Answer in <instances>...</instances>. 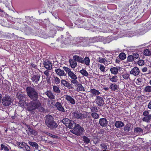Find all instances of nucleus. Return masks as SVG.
Returning <instances> with one entry per match:
<instances>
[{
	"label": "nucleus",
	"mask_w": 151,
	"mask_h": 151,
	"mask_svg": "<svg viewBox=\"0 0 151 151\" xmlns=\"http://www.w3.org/2000/svg\"><path fill=\"white\" fill-rule=\"evenodd\" d=\"M128 60L129 61H132L134 60L132 55H130L128 56Z\"/></svg>",
	"instance_id": "nucleus-51"
},
{
	"label": "nucleus",
	"mask_w": 151,
	"mask_h": 151,
	"mask_svg": "<svg viewBox=\"0 0 151 151\" xmlns=\"http://www.w3.org/2000/svg\"><path fill=\"white\" fill-rule=\"evenodd\" d=\"M46 125L48 127L52 129H54L56 128L58 126L57 124L54 121L50 122L49 124Z\"/></svg>",
	"instance_id": "nucleus-18"
},
{
	"label": "nucleus",
	"mask_w": 151,
	"mask_h": 151,
	"mask_svg": "<svg viewBox=\"0 0 151 151\" xmlns=\"http://www.w3.org/2000/svg\"><path fill=\"white\" fill-rule=\"evenodd\" d=\"M109 88L112 90L115 91L117 89V86L115 84H111L110 85Z\"/></svg>",
	"instance_id": "nucleus-40"
},
{
	"label": "nucleus",
	"mask_w": 151,
	"mask_h": 151,
	"mask_svg": "<svg viewBox=\"0 0 151 151\" xmlns=\"http://www.w3.org/2000/svg\"><path fill=\"white\" fill-rule=\"evenodd\" d=\"M29 144L33 147H34L36 149H37L38 148V144L35 142H33L31 141H29L28 142Z\"/></svg>",
	"instance_id": "nucleus-30"
},
{
	"label": "nucleus",
	"mask_w": 151,
	"mask_h": 151,
	"mask_svg": "<svg viewBox=\"0 0 151 151\" xmlns=\"http://www.w3.org/2000/svg\"><path fill=\"white\" fill-rule=\"evenodd\" d=\"M26 91L27 96L31 99H37L38 98V93L31 86L27 87Z\"/></svg>",
	"instance_id": "nucleus-1"
},
{
	"label": "nucleus",
	"mask_w": 151,
	"mask_h": 151,
	"mask_svg": "<svg viewBox=\"0 0 151 151\" xmlns=\"http://www.w3.org/2000/svg\"><path fill=\"white\" fill-rule=\"evenodd\" d=\"M9 147H8L5 146L3 144H1V149L3 150V149L5 151H9Z\"/></svg>",
	"instance_id": "nucleus-37"
},
{
	"label": "nucleus",
	"mask_w": 151,
	"mask_h": 151,
	"mask_svg": "<svg viewBox=\"0 0 151 151\" xmlns=\"http://www.w3.org/2000/svg\"><path fill=\"white\" fill-rule=\"evenodd\" d=\"M69 63L71 67L73 68H74L77 65V63L75 60L70 59Z\"/></svg>",
	"instance_id": "nucleus-21"
},
{
	"label": "nucleus",
	"mask_w": 151,
	"mask_h": 151,
	"mask_svg": "<svg viewBox=\"0 0 151 151\" xmlns=\"http://www.w3.org/2000/svg\"><path fill=\"white\" fill-rule=\"evenodd\" d=\"M99 124L102 127H105L108 125V121L105 118H101L99 119Z\"/></svg>",
	"instance_id": "nucleus-10"
},
{
	"label": "nucleus",
	"mask_w": 151,
	"mask_h": 151,
	"mask_svg": "<svg viewBox=\"0 0 151 151\" xmlns=\"http://www.w3.org/2000/svg\"><path fill=\"white\" fill-rule=\"evenodd\" d=\"M137 63L139 65L141 66L144 65L145 62L144 60H140L138 61Z\"/></svg>",
	"instance_id": "nucleus-48"
},
{
	"label": "nucleus",
	"mask_w": 151,
	"mask_h": 151,
	"mask_svg": "<svg viewBox=\"0 0 151 151\" xmlns=\"http://www.w3.org/2000/svg\"><path fill=\"white\" fill-rule=\"evenodd\" d=\"M91 116L95 119H97L99 117V115L95 112H93L91 114Z\"/></svg>",
	"instance_id": "nucleus-42"
},
{
	"label": "nucleus",
	"mask_w": 151,
	"mask_h": 151,
	"mask_svg": "<svg viewBox=\"0 0 151 151\" xmlns=\"http://www.w3.org/2000/svg\"><path fill=\"white\" fill-rule=\"evenodd\" d=\"M28 134L29 135H31L32 134H33L35 136L37 134V132L35 130L29 128V131L28 132Z\"/></svg>",
	"instance_id": "nucleus-27"
},
{
	"label": "nucleus",
	"mask_w": 151,
	"mask_h": 151,
	"mask_svg": "<svg viewBox=\"0 0 151 151\" xmlns=\"http://www.w3.org/2000/svg\"><path fill=\"white\" fill-rule=\"evenodd\" d=\"M101 146L103 149L106 150L107 149V145L103 143L101 144Z\"/></svg>",
	"instance_id": "nucleus-53"
},
{
	"label": "nucleus",
	"mask_w": 151,
	"mask_h": 151,
	"mask_svg": "<svg viewBox=\"0 0 151 151\" xmlns=\"http://www.w3.org/2000/svg\"><path fill=\"white\" fill-rule=\"evenodd\" d=\"M79 73L83 76H88V73L85 69H82L79 71Z\"/></svg>",
	"instance_id": "nucleus-33"
},
{
	"label": "nucleus",
	"mask_w": 151,
	"mask_h": 151,
	"mask_svg": "<svg viewBox=\"0 0 151 151\" xmlns=\"http://www.w3.org/2000/svg\"><path fill=\"white\" fill-rule=\"evenodd\" d=\"M73 59L76 61L82 63H84V60L83 58L78 56L75 55L73 57Z\"/></svg>",
	"instance_id": "nucleus-20"
},
{
	"label": "nucleus",
	"mask_w": 151,
	"mask_h": 151,
	"mask_svg": "<svg viewBox=\"0 0 151 151\" xmlns=\"http://www.w3.org/2000/svg\"><path fill=\"white\" fill-rule=\"evenodd\" d=\"M12 99L9 96H6L2 99V103L5 106H8L11 104Z\"/></svg>",
	"instance_id": "nucleus-4"
},
{
	"label": "nucleus",
	"mask_w": 151,
	"mask_h": 151,
	"mask_svg": "<svg viewBox=\"0 0 151 151\" xmlns=\"http://www.w3.org/2000/svg\"><path fill=\"white\" fill-rule=\"evenodd\" d=\"M84 131V129L80 127V133L83 132Z\"/></svg>",
	"instance_id": "nucleus-62"
},
{
	"label": "nucleus",
	"mask_w": 151,
	"mask_h": 151,
	"mask_svg": "<svg viewBox=\"0 0 151 151\" xmlns=\"http://www.w3.org/2000/svg\"><path fill=\"white\" fill-rule=\"evenodd\" d=\"M100 39H101V42H102L104 44L109 43L111 41L109 37H100Z\"/></svg>",
	"instance_id": "nucleus-19"
},
{
	"label": "nucleus",
	"mask_w": 151,
	"mask_h": 151,
	"mask_svg": "<svg viewBox=\"0 0 151 151\" xmlns=\"http://www.w3.org/2000/svg\"><path fill=\"white\" fill-rule=\"evenodd\" d=\"M144 91L146 92H151V86H146L144 89Z\"/></svg>",
	"instance_id": "nucleus-38"
},
{
	"label": "nucleus",
	"mask_w": 151,
	"mask_h": 151,
	"mask_svg": "<svg viewBox=\"0 0 151 151\" xmlns=\"http://www.w3.org/2000/svg\"><path fill=\"white\" fill-rule=\"evenodd\" d=\"M31 79L32 81L35 83H37L40 80V75L37 74V75H33L31 76Z\"/></svg>",
	"instance_id": "nucleus-16"
},
{
	"label": "nucleus",
	"mask_w": 151,
	"mask_h": 151,
	"mask_svg": "<svg viewBox=\"0 0 151 151\" xmlns=\"http://www.w3.org/2000/svg\"><path fill=\"white\" fill-rule=\"evenodd\" d=\"M53 89L55 93H59L60 92V90L58 86H53Z\"/></svg>",
	"instance_id": "nucleus-41"
},
{
	"label": "nucleus",
	"mask_w": 151,
	"mask_h": 151,
	"mask_svg": "<svg viewBox=\"0 0 151 151\" xmlns=\"http://www.w3.org/2000/svg\"><path fill=\"white\" fill-rule=\"evenodd\" d=\"M77 78H74V79H72V80H70L71 81V82L76 86L78 85L79 83H78V81L77 80Z\"/></svg>",
	"instance_id": "nucleus-44"
},
{
	"label": "nucleus",
	"mask_w": 151,
	"mask_h": 151,
	"mask_svg": "<svg viewBox=\"0 0 151 151\" xmlns=\"http://www.w3.org/2000/svg\"><path fill=\"white\" fill-rule=\"evenodd\" d=\"M45 93L49 98L52 99H55V96L52 93L51 91H47Z\"/></svg>",
	"instance_id": "nucleus-24"
},
{
	"label": "nucleus",
	"mask_w": 151,
	"mask_h": 151,
	"mask_svg": "<svg viewBox=\"0 0 151 151\" xmlns=\"http://www.w3.org/2000/svg\"><path fill=\"white\" fill-rule=\"evenodd\" d=\"M26 144V143L24 142H18L17 143V145L21 148H23L24 147Z\"/></svg>",
	"instance_id": "nucleus-39"
},
{
	"label": "nucleus",
	"mask_w": 151,
	"mask_h": 151,
	"mask_svg": "<svg viewBox=\"0 0 151 151\" xmlns=\"http://www.w3.org/2000/svg\"><path fill=\"white\" fill-rule=\"evenodd\" d=\"M119 57L120 59L122 60L124 59L126 57V55L124 53H121L119 55Z\"/></svg>",
	"instance_id": "nucleus-45"
},
{
	"label": "nucleus",
	"mask_w": 151,
	"mask_h": 151,
	"mask_svg": "<svg viewBox=\"0 0 151 151\" xmlns=\"http://www.w3.org/2000/svg\"><path fill=\"white\" fill-rule=\"evenodd\" d=\"M73 117L78 119H82L86 118V116L80 112L75 111L72 113Z\"/></svg>",
	"instance_id": "nucleus-6"
},
{
	"label": "nucleus",
	"mask_w": 151,
	"mask_h": 151,
	"mask_svg": "<svg viewBox=\"0 0 151 151\" xmlns=\"http://www.w3.org/2000/svg\"><path fill=\"white\" fill-rule=\"evenodd\" d=\"M134 132L135 133L138 134L142 135L143 134V130L139 127L135 128Z\"/></svg>",
	"instance_id": "nucleus-22"
},
{
	"label": "nucleus",
	"mask_w": 151,
	"mask_h": 151,
	"mask_svg": "<svg viewBox=\"0 0 151 151\" xmlns=\"http://www.w3.org/2000/svg\"><path fill=\"white\" fill-rule=\"evenodd\" d=\"M147 70V68L146 67L143 68L142 69V71L143 72H146Z\"/></svg>",
	"instance_id": "nucleus-60"
},
{
	"label": "nucleus",
	"mask_w": 151,
	"mask_h": 151,
	"mask_svg": "<svg viewBox=\"0 0 151 151\" xmlns=\"http://www.w3.org/2000/svg\"><path fill=\"white\" fill-rule=\"evenodd\" d=\"M24 148H25L26 151H29L30 150V147L28 145H27V144L25 146Z\"/></svg>",
	"instance_id": "nucleus-57"
},
{
	"label": "nucleus",
	"mask_w": 151,
	"mask_h": 151,
	"mask_svg": "<svg viewBox=\"0 0 151 151\" xmlns=\"http://www.w3.org/2000/svg\"><path fill=\"white\" fill-rule=\"evenodd\" d=\"M76 86L77 89L78 91H85L84 88L83 87L81 83H79Z\"/></svg>",
	"instance_id": "nucleus-28"
},
{
	"label": "nucleus",
	"mask_w": 151,
	"mask_h": 151,
	"mask_svg": "<svg viewBox=\"0 0 151 151\" xmlns=\"http://www.w3.org/2000/svg\"><path fill=\"white\" fill-rule=\"evenodd\" d=\"M69 125L67 126V127L69 128H72L73 127L75 126L76 124L73 121H70V122L69 123Z\"/></svg>",
	"instance_id": "nucleus-36"
},
{
	"label": "nucleus",
	"mask_w": 151,
	"mask_h": 151,
	"mask_svg": "<svg viewBox=\"0 0 151 151\" xmlns=\"http://www.w3.org/2000/svg\"><path fill=\"white\" fill-rule=\"evenodd\" d=\"M148 107L149 109H151V101L148 104Z\"/></svg>",
	"instance_id": "nucleus-61"
},
{
	"label": "nucleus",
	"mask_w": 151,
	"mask_h": 151,
	"mask_svg": "<svg viewBox=\"0 0 151 151\" xmlns=\"http://www.w3.org/2000/svg\"><path fill=\"white\" fill-rule=\"evenodd\" d=\"M70 120L68 119L65 118L62 120V122L67 127V126L69 125L68 124L70 122Z\"/></svg>",
	"instance_id": "nucleus-32"
},
{
	"label": "nucleus",
	"mask_w": 151,
	"mask_h": 151,
	"mask_svg": "<svg viewBox=\"0 0 151 151\" xmlns=\"http://www.w3.org/2000/svg\"><path fill=\"white\" fill-rule=\"evenodd\" d=\"M134 60H135L137 59L139 57V55L137 54H134L132 55Z\"/></svg>",
	"instance_id": "nucleus-58"
},
{
	"label": "nucleus",
	"mask_w": 151,
	"mask_h": 151,
	"mask_svg": "<svg viewBox=\"0 0 151 151\" xmlns=\"http://www.w3.org/2000/svg\"><path fill=\"white\" fill-rule=\"evenodd\" d=\"M95 102L97 105L99 106H102L104 104L103 98L99 96H96Z\"/></svg>",
	"instance_id": "nucleus-7"
},
{
	"label": "nucleus",
	"mask_w": 151,
	"mask_h": 151,
	"mask_svg": "<svg viewBox=\"0 0 151 151\" xmlns=\"http://www.w3.org/2000/svg\"><path fill=\"white\" fill-rule=\"evenodd\" d=\"M46 134H47V135H48L49 136L53 138H55V137L56 136H55V135H52L50 133L48 132H46Z\"/></svg>",
	"instance_id": "nucleus-59"
},
{
	"label": "nucleus",
	"mask_w": 151,
	"mask_h": 151,
	"mask_svg": "<svg viewBox=\"0 0 151 151\" xmlns=\"http://www.w3.org/2000/svg\"><path fill=\"white\" fill-rule=\"evenodd\" d=\"M144 54L145 56H151V50L146 49L144 51Z\"/></svg>",
	"instance_id": "nucleus-35"
},
{
	"label": "nucleus",
	"mask_w": 151,
	"mask_h": 151,
	"mask_svg": "<svg viewBox=\"0 0 151 151\" xmlns=\"http://www.w3.org/2000/svg\"><path fill=\"white\" fill-rule=\"evenodd\" d=\"M53 117L50 115H47L46 116L45 122L46 124H49L50 122L54 121Z\"/></svg>",
	"instance_id": "nucleus-14"
},
{
	"label": "nucleus",
	"mask_w": 151,
	"mask_h": 151,
	"mask_svg": "<svg viewBox=\"0 0 151 151\" xmlns=\"http://www.w3.org/2000/svg\"><path fill=\"white\" fill-rule=\"evenodd\" d=\"M34 99L27 105V109L29 111L35 110L41 106L40 102L39 100H37V99Z\"/></svg>",
	"instance_id": "nucleus-2"
},
{
	"label": "nucleus",
	"mask_w": 151,
	"mask_h": 151,
	"mask_svg": "<svg viewBox=\"0 0 151 151\" xmlns=\"http://www.w3.org/2000/svg\"><path fill=\"white\" fill-rule=\"evenodd\" d=\"M44 65L45 67L47 69H51L52 67V64L48 61L44 62Z\"/></svg>",
	"instance_id": "nucleus-17"
},
{
	"label": "nucleus",
	"mask_w": 151,
	"mask_h": 151,
	"mask_svg": "<svg viewBox=\"0 0 151 151\" xmlns=\"http://www.w3.org/2000/svg\"><path fill=\"white\" fill-rule=\"evenodd\" d=\"M54 82L56 84H58L60 83V80L59 78L57 77H54Z\"/></svg>",
	"instance_id": "nucleus-43"
},
{
	"label": "nucleus",
	"mask_w": 151,
	"mask_h": 151,
	"mask_svg": "<svg viewBox=\"0 0 151 151\" xmlns=\"http://www.w3.org/2000/svg\"><path fill=\"white\" fill-rule=\"evenodd\" d=\"M90 92L92 94L93 96H96L99 95L100 94V92L99 91L95 89H91L90 90Z\"/></svg>",
	"instance_id": "nucleus-23"
},
{
	"label": "nucleus",
	"mask_w": 151,
	"mask_h": 151,
	"mask_svg": "<svg viewBox=\"0 0 151 151\" xmlns=\"http://www.w3.org/2000/svg\"><path fill=\"white\" fill-rule=\"evenodd\" d=\"M25 96V95H22V94H20L18 95V98L20 100H22L23 99V98Z\"/></svg>",
	"instance_id": "nucleus-55"
},
{
	"label": "nucleus",
	"mask_w": 151,
	"mask_h": 151,
	"mask_svg": "<svg viewBox=\"0 0 151 151\" xmlns=\"http://www.w3.org/2000/svg\"><path fill=\"white\" fill-rule=\"evenodd\" d=\"M91 41L93 42H101V39H100V37H96L92 38L91 39Z\"/></svg>",
	"instance_id": "nucleus-29"
},
{
	"label": "nucleus",
	"mask_w": 151,
	"mask_h": 151,
	"mask_svg": "<svg viewBox=\"0 0 151 151\" xmlns=\"http://www.w3.org/2000/svg\"><path fill=\"white\" fill-rule=\"evenodd\" d=\"M122 76L124 79L126 80L129 78V75L127 73H124L122 75Z\"/></svg>",
	"instance_id": "nucleus-47"
},
{
	"label": "nucleus",
	"mask_w": 151,
	"mask_h": 151,
	"mask_svg": "<svg viewBox=\"0 0 151 151\" xmlns=\"http://www.w3.org/2000/svg\"><path fill=\"white\" fill-rule=\"evenodd\" d=\"M124 130H127V131H129V130H130V128L129 127H128L127 129L126 127H125Z\"/></svg>",
	"instance_id": "nucleus-63"
},
{
	"label": "nucleus",
	"mask_w": 151,
	"mask_h": 151,
	"mask_svg": "<svg viewBox=\"0 0 151 151\" xmlns=\"http://www.w3.org/2000/svg\"><path fill=\"white\" fill-rule=\"evenodd\" d=\"M98 61L101 63L105 64L106 61V59L105 58H103L101 57H99L98 58Z\"/></svg>",
	"instance_id": "nucleus-34"
},
{
	"label": "nucleus",
	"mask_w": 151,
	"mask_h": 151,
	"mask_svg": "<svg viewBox=\"0 0 151 151\" xmlns=\"http://www.w3.org/2000/svg\"><path fill=\"white\" fill-rule=\"evenodd\" d=\"M109 88L107 87H105L103 88V89L105 91H107L109 90Z\"/></svg>",
	"instance_id": "nucleus-64"
},
{
	"label": "nucleus",
	"mask_w": 151,
	"mask_h": 151,
	"mask_svg": "<svg viewBox=\"0 0 151 151\" xmlns=\"http://www.w3.org/2000/svg\"><path fill=\"white\" fill-rule=\"evenodd\" d=\"M55 106L57 108V109L59 111L62 112H65V110L62 106L61 104L59 102H57L55 104Z\"/></svg>",
	"instance_id": "nucleus-12"
},
{
	"label": "nucleus",
	"mask_w": 151,
	"mask_h": 151,
	"mask_svg": "<svg viewBox=\"0 0 151 151\" xmlns=\"http://www.w3.org/2000/svg\"><path fill=\"white\" fill-rule=\"evenodd\" d=\"M109 79L112 82H116L118 80V78L117 76H114L109 78Z\"/></svg>",
	"instance_id": "nucleus-31"
},
{
	"label": "nucleus",
	"mask_w": 151,
	"mask_h": 151,
	"mask_svg": "<svg viewBox=\"0 0 151 151\" xmlns=\"http://www.w3.org/2000/svg\"><path fill=\"white\" fill-rule=\"evenodd\" d=\"M68 83V82L65 80L63 79L61 81V84L65 86H66Z\"/></svg>",
	"instance_id": "nucleus-49"
},
{
	"label": "nucleus",
	"mask_w": 151,
	"mask_h": 151,
	"mask_svg": "<svg viewBox=\"0 0 151 151\" xmlns=\"http://www.w3.org/2000/svg\"><path fill=\"white\" fill-rule=\"evenodd\" d=\"M55 71L58 75L60 76H65L66 75L63 70L60 68L56 69Z\"/></svg>",
	"instance_id": "nucleus-15"
},
{
	"label": "nucleus",
	"mask_w": 151,
	"mask_h": 151,
	"mask_svg": "<svg viewBox=\"0 0 151 151\" xmlns=\"http://www.w3.org/2000/svg\"><path fill=\"white\" fill-rule=\"evenodd\" d=\"M122 69V68L119 67H113L110 68V71L112 74L116 75L117 74L118 71H121Z\"/></svg>",
	"instance_id": "nucleus-9"
},
{
	"label": "nucleus",
	"mask_w": 151,
	"mask_h": 151,
	"mask_svg": "<svg viewBox=\"0 0 151 151\" xmlns=\"http://www.w3.org/2000/svg\"><path fill=\"white\" fill-rule=\"evenodd\" d=\"M65 87L68 88L69 89H72L73 88V87L72 86V84L69 83H68Z\"/></svg>",
	"instance_id": "nucleus-56"
},
{
	"label": "nucleus",
	"mask_w": 151,
	"mask_h": 151,
	"mask_svg": "<svg viewBox=\"0 0 151 151\" xmlns=\"http://www.w3.org/2000/svg\"><path fill=\"white\" fill-rule=\"evenodd\" d=\"M98 66L101 72L104 73L106 72V67L104 66L103 65L99 64H98Z\"/></svg>",
	"instance_id": "nucleus-25"
},
{
	"label": "nucleus",
	"mask_w": 151,
	"mask_h": 151,
	"mask_svg": "<svg viewBox=\"0 0 151 151\" xmlns=\"http://www.w3.org/2000/svg\"><path fill=\"white\" fill-rule=\"evenodd\" d=\"M83 139L85 142L88 144L89 143L90 140L89 139L86 137H84L83 138Z\"/></svg>",
	"instance_id": "nucleus-50"
},
{
	"label": "nucleus",
	"mask_w": 151,
	"mask_h": 151,
	"mask_svg": "<svg viewBox=\"0 0 151 151\" xmlns=\"http://www.w3.org/2000/svg\"><path fill=\"white\" fill-rule=\"evenodd\" d=\"M65 98L67 101L72 104L74 105L76 104L75 100L70 96L67 94L65 95Z\"/></svg>",
	"instance_id": "nucleus-8"
},
{
	"label": "nucleus",
	"mask_w": 151,
	"mask_h": 151,
	"mask_svg": "<svg viewBox=\"0 0 151 151\" xmlns=\"http://www.w3.org/2000/svg\"><path fill=\"white\" fill-rule=\"evenodd\" d=\"M84 62L85 64L87 65H89L90 59L88 57H86L84 59Z\"/></svg>",
	"instance_id": "nucleus-46"
},
{
	"label": "nucleus",
	"mask_w": 151,
	"mask_h": 151,
	"mask_svg": "<svg viewBox=\"0 0 151 151\" xmlns=\"http://www.w3.org/2000/svg\"><path fill=\"white\" fill-rule=\"evenodd\" d=\"M140 72L139 69L137 67H134L130 71V74L135 76L138 75Z\"/></svg>",
	"instance_id": "nucleus-11"
},
{
	"label": "nucleus",
	"mask_w": 151,
	"mask_h": 151,
	"mask_svg": "<svg viewBox=\"0 0 151 151\" xmlns=\"http://www.w3.org/2000/svg\"><path fill=\"white\" fill-rule=\"evenodd\" d=\"M80 126L79 124H77L71 131L74 134L78 135L80 133Z\"/></svg>",
	"instance_id": "nucleus-13"
},
{
	"label": "nucleus",
	"mask_w": 151,
	"mask_h": 151,
	"mask_svg": "<svg viewBox=\"0 0 151 151\" xmlns=\"http://www.w3.org/2000/svg\"><path fill=\"white\" fill-rule=\"evenodd\" d=\"M63 69L67 73L68 75V77L69 78V79L70 78L71 79V80H72L77 78L76 73H74L71 71V69L69 68L65 67H63Z\"/></svg>",
	"instance_id": "nucleus-3"
},
{
	"label": "nucleus",
	"mask_w": 151,
	"mask_h": 151,
	"mask_svg": "<svg viewBox=\"0 0 151 151\" xmlns=\"http://www.w3.org/2000/svg\"><path fill=\"white\" fill-rule=\"evenodd\" d=\"M49 71L47 70L44 72V74L47 76V78L49 77Z\"/></svg>",
	"instance_id": "nucleus-54"
},
{
	"label": "nucleus",
	"mask_w": 151,
	"mask_h": 151,
	"mask_svg": "<svg viewBox=\"0 0 151 151\" xmlns=\"http://www.w3.org/2000/svg\"><path fill=\"white\" fill-rule=\"evenodd\" d=\"M115 126L117 128H120L124 126V123L120 121H116L115 123Z\"/></svg>",
	"instance_id": "nucleus-26"
},
{
	"label": "nucleus",
	"mask_w": 151,
	"mask_h": 151,
	"mask_svg": "<svg viewBox=\"0 0 151 151\" xmlns=\"http://www.w3.org/2000/svg\"><path fill=\"white\" fill-rule=\"evenodd\" d=\"M142 82V79L141 78H138L136 81V83L138 85H140Z\"/></svg>",
	"instance_id": "nucleus-52"
},
{
	"label": "nucleus",
	"mask_w": 151,
	"mask_h": 151,
	"mask_svg": "<svg viewBox=\"0 0 151 151\" xmlns=\"http://www.w3.org/2000/svg\"><path fill=\"white\" fill-rule=\"evenodd\" d=\"M143 114L144 117L142 118V121L147 123L150 122L151 119V115L150 114L149 111H144L143 112Z\"/></svg>",
	"instance_id": "nucleus-5"
}]
</instances>
